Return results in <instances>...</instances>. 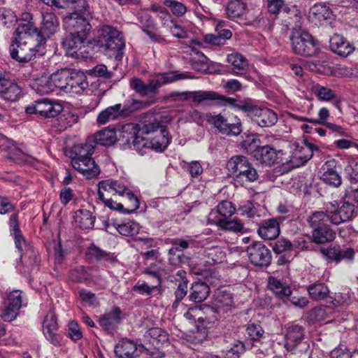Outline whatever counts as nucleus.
<instances>
[{"mask_svg": "<svg viewBox=\"0 0 358 358\" xmlns=\"http://www.w3.org/2000/svg\"><path fill=\"white\" fill-rule=\"evenodd\" d=\"M120 138L136 151L150 148L162 152L170 143L166 128L157 122L145 124L142 127L137 124H126L122 127Z\"/></svg>", "mask_w": 358, "mask_h": 358, "instance_id": "obj_1", "label": "nucleus"}, {"mask_svg": "<svg viewBox=\"0 0 358 358\" xmlns=\"http://www.w3.org/2000/svg\"><path fill=\"white\" fill-rule=\"evenodd\" d=\"M45 36L31 23H20L10 45L11 57L19 62L31 61L37 55L43 53Z\"/></svg>", "mask_w": 358, "mask_h": 358, "instance_id": "obj_2", "label": "nucleus"}, {"mask_svg": "<svg viewBox=\"0 0 358 358\" xmlns=\"http://www.w3.org/2000/svg\"><path fill=\"white\" fill-rule=\"evenodd\" d=\"M76 149V155L71 159L73 169L81 173L87 179H92L100 173L99 166L92 159L94 148L91 144L85 143Z\"/></svg>", "mask_w": 358, "mask_h": 358, "instance_id": "obj_3", "label": "nucleus"}, {"mask_svg": "<svg viewBox=\"0 0 358 358\" xmlns=\"http://www.w3.org/2000/svg\"><path fill=\"white\" fill-rule=\"evenodd\" d=\"M99 42L104 53L110 57H117L124 48L120 32L109 25H104L100 29Z\"/></svg>", "mask_w": 358, "mask_h": 358, "instance_id": "obj_4", "label": "nucleus"}, {"mask_svg": "<svg viewBox=\"0 0 358 358\" xmlns=\"http://www.w3.org/2000/svg\"><path fill=\"white\" fill-rule=\"evenodd\" d=\"M236 107L245 112L258 126L271 127L278 122L277 114L270 108L259 107L250 102H241Z\"/></svg>", "mask_w": 358, "mask_h": 358, "instance_id": "obj_5", "label": "nucleus"}, {"mask_svg": "<svg viewBox=\"0 0 358 358\" xmlns=\"http://www.w3.org/2000/svg\"><path fill=\"white\" fill-rule=\"evenodd\" d=\"M315 152H319V148L306 141L294 142L291 146V155L287 162L292 168L305 164L311 159Z\"/></svg>", "mask_w": 358, "mask_h": 358, "instance_id": "obj_6", "label": "nucleus"}, {"mask_svg": "<svg viewBox=\"0 0 358 358\" xmlns=\"http://www.w3.org/2000/svg\"><path fill=\"white\" fill-rule=\"evenodd\" d=\"M290 40L293 50L296 54L313 57L318 52L317 42L308 32L294 33L291 36Z\"/></svg>", "mask_w": 358, "mask_h": 358, "instance_id": "obj_7", "label": "nucleus"}, {"mask_svg": "<svg viewBox=\"0 0 358 358\" xmlns=\"http://www.w3.org/2000/svg\"><path fill=\"white\" fill-rule=\"evenodd\" d=\"M303 330L301 326L290 324L287 327L285 335V348L293 353L306 352L309 348V344L303 341Z\"/></svg>", "mask_w": 358, "mask_h": 358, "instance_id": "obj_8", "label": "nucleus"}, {"mask_svg": "<svg viewBox=\"0 0 358 358\" xmlns=\"http://www.w3.org/2000/svg\"><path fill=\"white\" fill-rule=\"evenodd\" d=\"M324 209L328 213L329 220L334 224H340L350 220L355 211V206L349 202L338 204L336 201L325 204Z\"/></svg>", "mask_w": 358, "mask_h": 358, "instance_id": "obj_9", "label": "nucleus"}, {"mask_svg": "<svg viewBox=\"0 0 358 358\" xmlns=\"http://www.w3.org/2000/svg\"><path fill=\"white\" fill-rule=\"evenodd\" d=\"M206 120L213 124L223 134L237 136L242 131L241 121L236 117L228 120L220 114L207 113Z\"/></svg>", "mask_w": 358, "mask_h": 358, "instance_id": "obj_10", "label": "nucleus"}, {"mask_svg": "<svg viewBox=\"0 0 358 358\" xmlns=\"http://www.w3.org/2000/svg\"><path fill=\"white\" fill-rule=\"evenodd\" d=\"M250 262L255 266L266 267L271 260L270 250L260 241L254 242L247 248Z\"/></svg>", "mask_w": 358, "mask_h": 358, "instance_id": "obj_11", "label": "nucleus"}, {"mask_svg": "<svg viewBox=\"0 0 358 358\" xmlns=\"http://www.w3.org/2000/svg\"><path fill=\"white\" fill-rule=\"evenodd\" d=\"M62 106L58 103L41 99L35 101L26 108L29 114H38L45 117H54L62 110Z\"/></svg>", "mask_w": 358, "mask_h": 358, "instance_id": "obj_12", "label": "nucleus"}, {"mask_svg": "<svg viewBox=\"0 0 358 358\" xmlns=\"http://www.w3.org/2000/svg\"><path fill=\"white\" fill-rule=\"evenodd\" d=\"M89 34L71 32L62 42L63 48L66 53L71 56L78 55L80 51V54L86 52L85 50L82 51L91 43L89 39Z\"/></svg>", "mask_w": 358, "mask_h": 358, "instance_id": "obj_13", "label": "nucleus"}, {"mask_svg": "<svg viewBox=\"0 0 358 358\" xmlns=\"http://www.w3.org/2000/svg\"><path fill=\"white\" fill-rule=\"evenodd\" d=\"M92 17L80 15L77 13H71L64 17V28L75 33L90 34L92 29V25L89 21Z\"/></svg>", "mask_w": 358, "mask_h": 358, "instance_id": "obj_14", "label": "nucleus"}, {"mask_svg": "<svg viewBox=\"0 0 358 358\" xmlns=\"http://www.w3.org/2000/svg\"><path fill=\"white\" fill-rule=\"evenodd\" d=\"M22 306V293L20 290L11 292L4 301V308L0 313V317L6 322H11L17 315Z\"/></svg>", "mask_w": 358, "mask_h": 358, "instance_id": "obj_15", "label": "nucleus"}, {"mask_svg": "<svg viewBox=\"0 0 358 358\" xmlns=\"http://www.w3.org/2000/svg\"><path fill=\"white\" fill-rule=\"evenodd\" d=\"M334 15L326 5L318 3L314 5L309 11L308 18L315 25L331 24Z\"/></svg>", "mask_w": 358, "mask_h": 358, "instance_id": "obj_16", "label": "nucleus"}, {"mask_svg": "<svg viewBox=\"0 0 358 358\" xmlns=\"http://www.w3.org/2000/svg\"><path fill=\"white\" fill-rule=\"evenodd\" d=\"M22 95V89L13 81L0 78V99L14 102L17 101Z\"/></svg>", "mask_w": 358, "mask_h": 358, "instance_id": "obj_17", "label": "nucleus"}, {"mask_svg": "<svg viewBox=\"0 0 358 358\" xmlns=\"http://www.w3.org/2000/svg\"><path fill=\"white\" fill-rule=\"evenodd\" d=\"M336 161L331 159L326 162L321 168V180L332 187H338L341 184V177L336 169Z\"/></svg>", "mask_w": 358, "mask_h": 358, "instance_id": "obj_18", "label": "nucleus"}, {"mask_svg": "<svg viewBox=\"0 0 358 358\" xmlns=\"http://www.w3.org/2000/svg\"><path fill=\"white\" fill-rule=\"evenodd\" d=\"M129 190L126 184L121 180H106L99 182L98 194L103 198V193L124 195Z\"/></svg>", "mask_w": 358, "mask_h": 358, "instance_id": "obj_19", "label": "nucleus"}, {"mask_svg": "<svg viewBox=\"0 0 358 358\" xmlns=\"http://www.w3.org/2000/svg\"><path fill=\"white\" fill-rule=\"evenodd\" d=\"M282 155V150L277 151L269 145L258 147L253 152L254 157L257 161L268 166L275 163Z\"/></svg>", "mask_w": 358, "mask_h": 358, "instance_id": "obj_20", "label": "nucleus"}, {"mask_svg": "<svg viewBox=\"0 0 358 358\" xmlns=\"http://www.w3.org/2000/svg\"><path fill=\"white\" fill-rule=\"evenodd\" d=\"M127 113V109L120 103L109 106L101 111L96 118L99 124L103 125L123 117Z\"/></svg>", "mask_w": 358, "mask_h": 358, "instance_id": "obj_21", "label": "nucleus"}, {"mask_svg": "<svg viewBox=\"0 0 358 358\" xmlns=\"http://www.w3.org/2000/svg\"><path fill=\"white\" fill-rule=\"evenodd\" d=\"M57 329L56 316L53 312L50 311L43 320V331L46 339L55 345L59 343V336L57 334Z\"/></svg>", "mask_w": 358, "mask_h": 358, "instance_id": "obj_22", "label": "nucleus"}, {"mask_svg": "<svg viewBox=\"0 0 358 358\" xmlns=\"http://www.w3.org/2000/svg\"><path fill=\"white\" fill-rule=\"evenodd\" d=\"M205 282L197 281L194 282L191 287V293L189 299L195 303H200L207 299L210 294V287L208 284H213V281L206 277Z\"/></svg>", "mask_w": 358, "mask_h": 358, "instance_id": "obj_23", "label": "nucleus"}, {"mask_svg": "<svg viewBox=\"0 0 358 358\" xmlns=\"http://www.w3.org/2000/svg\"><path fill=\"white\" fill-rule=\"evenodd\" d=\"M233 306L232 295L227 292H217L212 301V308L219 314H224Z\"/></svg>", "mask_w": 358, "mask_h": 358, "instance_id": "obj_24", "label": "nucleus"}, {"mask_svg": "<svg viewBox=\"0 0 358 358\" xmlns=\"http://www.w3.org/2000/svg\"><path fill=\"white\" fill-rule=\"evenodd\" d=\"M194 241L192 239H174L172 242V246L169 250V259L171 264H177L181 262V255L179 252H183L187 249Z\"/></svg>", "mask_w": 358, "mask_h": 358, "instance_id": "obj_25", "label": "nucleus"}, {"mask_svg": "<svg viewBox=\"0 0 358 358\" xmlns=\"http://www.w3.org/2000/svg\"><path fill=\"white\" fill-rule=\"evenodd\" d=\"M257 232L260 237L263 239H275L280 234V224L277 220L275 218L265 220L259 226Z\"/></svg>", "mask_w": 358, "mask_h": 358, "instance_id": "obj_26", "label": "nucleus"}, {"mask_svg": "<svg viewBox=\"0 0 358 358\" xmlns=\"http://www.w3.org/2000/svg\"><path fill=\"white\" fill-rule=\"evenodd\" d=\"M331 51L342 57H347L354 50V47L343 36L335 34L329 40Z\"/></svg>", "mask_w": 358, "mask_h": 358, "instance_id": "obj_27", "label": "nucleus"}, {"mask_svg": "<svg viewBox=\"0 0 358 358\" xmlns=\"http://www.w3.org/2000/svg\"><path fill=\"white\" fill-rule=\"evenodd\" d=\"M183 78L182 75H175L173 73L157 74L148 82L151 94H156L159 87L164 85L173 83Z\"/></svg>", "mask_w": 358, "mask_h": 358, "instance_id": "obj_28", "label": "nucleus"}, {"mask_svg": "<svg viewBox=\"0 0 358 358\" xmlns=\"http://www.w3.org/2000/svg\"><path fill=\"white\" fill-rule=\"evenodd\" d=\"M41 30L44 35L50 37L55 34L59 29L58 19L52 11L42 13Z\"/></svg>", "mask_w": 358, "mask_h": 358, "instance_id": "obj_29", "label": "nucleus"}, {"mask_svg": "<svg viewBox=\"0 0 358 358\" xmlns=\"http://www.w3.org/2000/svg\"><path fill=\"white\" fill-rule=\"evenodd\" d=\"M66 92L80 94L88 87L86 76L83 73L71 72Z\"/></svg>", "mask_w": 358, "mask_h": 358, "instance_id": "obj_30", "label": "nucleus"}, {"mask_svg": "<svg viewBox=\"0 0 358 358\" xmlns=\"http://www.w3.org/2000/svg\"><path fill=\"white\" fill-rule=\"evenodd\" d=\"M268 287L280 299L287 298L292 294L291 288L287 283L273 276L268 278Z\"/></svg>", "mask_w": 358, "mask_h": 358, "instance_id": "obj_31", "label": "nucleus"}, {"mask_svg": "<svg viewBox=\"0 0 358 358\" xmlns=\"http://www.w3.org/2000/svg\"><path fill=\"white\" fill-rule=\"evenodd\" d=\"M9 143V159L14 160L16 163L34 165L36 159L34 157L25 153L14 142H10Z\"/></svg>", "mask_w": 358, "mask_h": 358, "instance_id": "obj_32", "label": "nucleus"}, {"mask_svg": "<svg viewBox=\"0 0 358 358\" xmlns=\"http://www.w3.org/2000/svg\"><path fill=\"white\" fill-rule=\"evenodd\" d=\"M74 222L77 227L83 229H90L94 227L95 217L87 209H80L75 213Z\"/></svg>", "mask_w": 358, "mask_h": 358, "instance_id": "obj_33", "label": "nucleus"}, {"mask_svg": "<svg viewBox=\"0 0 358 358\" xmlns=\"http://www.w3.org/2000/svg\"><path fill=\"white\" fill-rule=\"evenodd\" d=\"M54 91L57 89L66 92L71 71L66 69L57 71L50 76Z\"/></svg>", "mask_w": 358, "mask_h": 358, "instance_id": "obj_34", "label": "nucleus"}, {"mask_svg": "<svg viewBox=\"0 0 358 358\" xmlns=\"http://www.w3.org/2000/svg\"><path fill=\"white\" fill-rule=\"evenodd\" d=\"M136 349V345L133 341L124 339L115 345L114 351L118 358H133Z\"/></svg>", "mask_w": 358, "mask_h": 358, "instance_id": "obj_35", "label": "nucleus"}, {"mask_svg": "<svg viewBox=\"0 0 358 358\" xmlns=\"http://www.w3.org/2000/svg\"><path fill=\"white\" fill-rule=\"evenodd\" d=\"M250 164L247 157L243 155L232 157L227 164L229 172L234 176V179L241 173L243 169Z\"/></svg>", "mask_w": 358, "mask_h": 358, "instance_id": "obj_36", "label": "nucleus"}, {"mask_svg": "<svg viewBox=\"0 0 358 358\" xmlns=\"http://www.w3.org/2000/svg\"><path fill=\"white\" fill-rule=\"evenodd\" d=\"M325 254L327 258L331 261L338 262L342 259L350 261L353 259L355 251L352 248L334 247L327 249Z\"/></svg>", "mask_w": 358, "mask_h": 358, "instance_id": "obj_37", "label": "nucleus"}, {"mask_svg": "<svg viewBox=\"0 0 358 358\" xmlns=\"http://www.w3.org/2000/svg\"><path fill=\"white\" fill-rule=\"evenodd\" d=\"M307 291L310 297L315 301L326 300L327 301L330 293L328 287L322 282L310 285L307 287Z\"/></svg>", "mask_w": 358, "mask_h": 358, "instance_id": "obj_38", "label": "nucleus"}, {"mask_svg": "<svg viewBox=\"0 0 358 358\" xmlns=\"http://www.w3.org/2000/svg\"><path fill=\"white\" fill-rule=\"evenodd\" d=\"M189 98L192 99L193 101L198 103L206 101L218 100L222 101H227L229 100L213 91L199 90L191 92L189 93Z\"/></svg>", "mask_w": 358, "mask_h": 358, "instance_id": "obj_39", "label": "nucleus"}, {"mask_svg": "<svg viewBox=\"0 0 358 358\" xmlns=\"http://www.w3.org/2000/svg\"><path fill=\"white\" fill-rule=\"evenodd\" d=\"M227 62L233 66V71L236 75L243 74V71L248 66L247 59L240 53L234 52L227 56Z\"/></svg>", "mask_w": 358, "mask_h": 358, "instance_id": "obj_40", "label": "nucleus"}, {"mask_svg": "<svg viewBox=\"0 0 358 358\" xmlns=\"http://www.w3.org/2000/svg\"><path fill=\"white\" fill-rule=\"evenodd\" d=\"M335 232L329 225L313 230L312 235L313 241L319 244L333 241L335 238Z\"/></svg>", "mask_w": 358, "mask_h": 358, "instance_id": "obj_41", "label": "nucleus"}, {"mask_svg": "<svg viewBox=\"0 0 358 358\" xmlns=\"http://www.w3.org/2000/svg\"><path fill=\"white\" fill-rule=\"evenodd\" d=\"M112 226L122 236L136 235L140 229L139 224L132 220L121 223L113 222Z\"/></svg>", "mask_w": 358, "mask_h": 358, "instance_id": "obj_42", "label": "nucleus"}, {"mask_svg": "<svg viewBox=\"0 0 358 358\" xmlns=\"http://www.w3.org/2000/svg\"><path fill=\"white\" fill-rule=\"evenodd\" d=\"M21 245L22 246V249H18L20 252H22L20 255V259H23L28 266H36L37 264L38 258L32 247L24 238L21 240Z\"/></svg>", "mask_w": 358, "mask_h": 358, "instance_id": "obj_43", "label": "nucleus"}, {"mask_svg": "<svg viewBox=\"0 0 358 358\" xmlns=\"http://www.w3.org/2000/svg\"><path fill=\"white\" fill-rule=\"evenodd\" d=\"M203 254L206 258V262L209 264L222 263L226 258L225 252L219 247L206 248Z\"/></svg>", "mask_w": 358, "mask_h": 358, "instance_id": "obj_44", "label": "nucleus"}, {"mask_svg": "<svg viewBox=\"0 0 358 358\" xmlns=\"http://www.w3.org/2000/svg\"><path fill=\"white\" fill-rule=\"evenodd\" d=\"M117 139L116 132L114 129H104L95 134L94 141L97 144L110 146Z\"/></svg>", "mask_w": 358, "mask_h": 358, "instance_id": "obj_45", "label": "nucleus"}, {"mask_svg": "<svg viewBox=\"0 0 358 358\" xmlns=\"http://www.w3.org/2000/svg\"><path fill=\"white\" fill-rule=\"evenodd\" d=\"M120 310L118 308H115L103 315L99 320V324L104 329L110 330L120 322Z\"/></svg>", "mask_w": 358, "mask_h": 358, "instance_id": "obj_46", "label": "nucleus"}, {"mask_svg": "<svg viewBox=\"0 0 358 358\" xmlns=\"http://www.w3.org/2000/svg\"><path fill=\"white\" fill-rule=\"evenodd\" d=\"M133 290L139 294L145 295L147 296H154L155 293L161 294L162 285H153L150 286L145 282H138L134 287Z\"/></svg>", "mask_w": 358, "mask_h": 358, "instance_id": "obj_47", "label": "nucleus"}, {"mask_svg": "<svg viewBox=\"0 0 358 358\" xmlns=\"http://www.w3.org/2000/svg\"><path fill=\"white\" fill-rule=\"evenodd\" d=\"M245 11V5L241 0H231L227 4L226 12L228 17L235 20L241 17Z\"/></svg>", "mask_w": 358, "mask_h": 358, "instance_id": "obj_48", "label": "nucleus"}, {"mask_svg": "<svg viewBox=\"0 0 358 358\" xmlns=\"http://www.w3.org/2000/svg\"><path fill=\"white\" fill-rule=\"evenodd\" d=\"M32 89L39 94H46L54 92L50 77H43L36 79L31 85Z\"/></svg>", "mask_w": 358, "mask_h": 358, "instance_id": "obj_49", "label": "nucleus"}, {"mask_svg": "<svg viewBox=\"0 0 358 358\" xmlns=\"http://www.w3.org/2000/svg\"><path fill=\"white\" fill-rule=\"evenodd\" d=\"M328 221H329V216L326 210L314 212L308 218V222L313 230L328 225L327 224Z\"/></svg>", "mask_w": 358, "mask_h": 358, "instance_id": "obj_50", "label": "nucleus"}, {"mask_svg": "<svg viewBox=\"0 0 358 358\" xmlns=\"http://www.w3.org/2000/svg\"><path fill=\"white\" fill-rule=\"evenodd\" d=\"M259 178L257 170L250 163L243 172H241L236 178L235 180L240 182L241 185H245L248 182H252L256 181Z\"/></svg>", "mask_w": 358, "mask_h": 358, "instance_id": "obj_51", "label": "nucleus"}, {"mask_svg": "<svg viewBox=\"0 0 358 358\" xmlns=\"http://www.w3.org/2000/svg\"><path fill=\"white\" fill-rule=\"evenodd\" d=\"M9 225L10 227L11 233L14 236L15 246L17 249H22L21 245V240L24 238L18 225L17 214H13L9 219Z\"/></svg>", "mask_w": 358, "mask_h": 358, "instance_id": "obj_52", "label": "nucleus"}, {"mask_svg": "<svg viewBox=\"0 0 358 358\" xmlns=\"http://www.w3.org/2000/svg\"><path fill=\"white\" fill-rule=\"evenodd\" d=\"M17 19L16 15L10 9L6 8H0V23L10 28L15 25Z\"/></svg>", "mask_w": 358, "mask_h": 358, "instance_id": "obj_53", "label": "nucleus"}, {"mask_svg": "<svg viewBox=\"0 0 358 358\" xmlns=\"http://www.w3.org/2000/svg\"><path fill=\"white\" fill-rule=\"evenodd\" d=\"M314 92L321 101H329L336 98V94L332 90L320 85L314 87Z\"/></svg>", "mask_w": 358, "mask_h": 358, "instance_id": "obj_54", "label": "nucleus"}, {"mask_svg": "<svg viewBox=\"0 0 358 358\" xmlns=\"http://www.w3.org/2000/svg\"><path fill=\"white\" fill-rule=\"evenodd\" d=\"M70 5L75 10L73 13L84 16L89 15V17H92L91 13L87 10L88 5L85 0H68V3L66 6Z\"/></svg>", "mask_w": 358, "mask_h": 358, "instance_id": "obj_55", "label": "nucleus"}, {"mask_svg": "<svg viewBox=\"0 0 358 358\" xmlns=\"http://www.w3.org/2000/svg\"><path fill=\"white\" fill-rule=\"evenodd\" d=\"M136 17L140 24V28L144 33L156 25L152 17L145 12L138 13Z\"/></svg>", "mask_w": 358, "mask_h": 358, "instance_id": "obj_56", "label": "nucleus"}, {"mask_svg": "<svg viewBox=\"0 0 358 358\" xmlns=\"http://www.w3.org/2000/svg\"><path fill=\"white\" fill-rule=\"evenodd\" d=\"M164 5L169 8L176 16H182L187 11L185 4L177 0H164Z\"/></svg>", "mask_w": 358, "mask_h": 358, "instance_id": "obj_57", "label": "nucleus"}, {"mask_svg": "<svg viewBox=\"0 0 358 358\" xmlns=\"http://www.w3.org/2000/svg\"><path fill=\"white\" fill-rule=\"evenodd\" d=\"M350 296L346 294L334 293L333 296H329L327 303H331L334 307H343L349 304Z\"/></svg>", "mask_w": 358, "mask_h": 358, "instance_id": "obj_58", "label": "nucleus"}, {"mask_svg": "<svg viewBox=\"0 0 358 358\" xmlns=\"http://www.w3.org/2000/svg\"><path fill=\"white\" fill-rule=\"evenodd\" d=\"M131 87L136 92L141 95H148L151 94L150 90L149 89V83L147 85L143 81L138 78H134L130 80Z\"/></svg>", "mask_w": 358, "mask_h": 358, "instance_id": "obj_59", "label": "nucleus"}, {"mask_svg": "<svg viewBox=\"0 0 358 358\" xmlns=\"http://www.w3.org/2000/svg\"><path fill=\"white\" fill-rule=\"evenodd\" d=\"M220 215L225 219L230 217L236 211V208L231 201H222L217 206Z\"/></svg>", "mask_w": 358, "mask_h": 358, "instance_id": "obj_60", "label": "nucleus"}, {"mask_svg": "<svg viewBox=\"0 0 358 358\" xmlns=\"http://www.w3.org/2000/svg\"><path fill=\"white\" fill-rule=\"evenodd\" d=\"M187 282L180 281L178 282L177 289L175 292L176 299L173 303V308H176L180 301L187 295Z\"/></svg>", "mask_w": 358, "mask_h": 358, "instance_id": "obj_61", "label": "nucleus"}, {"mask_svg": "<svg viewBox=\"0 0 358 358\" xmlns=\"http://www.w3.org/2000/svg\"><path fill=\"white\" fill-rule=\"evenodd\" d=\"M222 229L236 233H244L245 231L243 224L237 219L226 220Z\"/></svg>", "mask_w": 358, "mask_h": 358, "instance_id": "obj_62", "label": "nucleus"}, {"mask_svg": "<svg viewBox=\"0 0 358 358\" xmlns=\"http://www.w3.org/2000/svg\"><path fill=\"white\" fill-rule=\"evenodd\" d=\"M225 219L220 215L218 210H212L208 215L207 221L210 224H215L218 226L220 228H222Z\"/></svg>", "mask_w": 358, "mask_h": 358, "instance_id": "obj_63", "label": "nucleus"}, {"mask_svg": "<svg viewBox=\"0 0 358 358\" xmlns=\"http://www.w3.org/2000/svg\"><path fill=\"white\" fill-rule=\"evenodd\" d=\"M345 171L352 182H358V162L351 161L345 168Z\"/></svg>", "mask_w": 358, "mask_h": 358, "instance_id": "obj_64", "label": "nucleus"}]
</instances>
